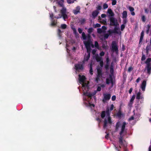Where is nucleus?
Wrapping results in <instances>:
<instances>
[{
  "label": "nucleus",
  "mask_w": 151,
  "mask_h": 151,
  "mask_svg": "<svg viewBox=\"0 0 151 151\" xmlns=\"http://www.w3.org/2000/svg\"><path fill=\"white\" fill-rule=\"evenodd\" d=\"M107 13L109 15L110 17L109 19L110 22V25L111 26H116L118 24V22L117 19L114 17V14L111 9H108Z\"/></svg>",
  "instance_id": "nucleus-1"
},
{
  "label": "nucleus",
  "mask_w": 151,
  "mask_h": 151,
  "mask_svg": "<svg viewBox=\"0 0 151 151\" xmlns=\"http://www.w3.org/2000/svg\"><path fill=\"white\" fill-rule=\"evenodd\" d=\"M106 114L107 116H108L107 119L105 118L104 121V124L103 128L105 129L107 126V124L111 125L112 123L111 118L110 116L109 110L108 108L106 109Z\"/></svg>",
  "instance_id": "nucleus-2"
},
{
  "label": "nucleus",
  "mask_w": 151,
  "mask_h": 151,
  "mask_svg": "<svg viewBox=\"0 0 151 151\" xmlns=\"http://www.w3.org/2000/svg\"><path fill=\"white\" fill-rule=\"evenodd\" d=\"M126 124V123L125 122H123L121 127V131L119 133L120 136L119 139L121 143H122V139H123V136L122 135V134L124 132Z\"/></svg>",
  "instance_id": "nucleus-3"
},
{
  "label": "nucleus",
  "mask_w": 151,
  "mask_h": 151,
  "mask_svg": "<svg viewBox=\"0 0 151 151\" xmlns=\"http://www.w3.org/2000/svg\"><path fill=\"white\" fill-rule=\"evenodd\" d=\"M111 48L112 51L115 52L116 53L118 52V48L117 45L116 43V41H113L111 44Z\"/></svg>",
  "instance_id": "nucleus-4"
},
{
  "label": "nucleus",
  "mask_w": 151,
  "mask_h": 151,
  "mask_svg": "<svg viewBox=\"0 0 151 151\" xmlns=\"http://www.w3.org/2000/svg\"><path fill=\"white\" fill-rule=\"evenodd\" d=\"M75 69L77 71L80 70H83V66L82 64L78 63L75 65Z\"/></svg>",
  "instance_id": "nucleus-5"
},
{
  "label": "nucleus",
  "mask_w": 151,
  "mask_h": 151,
  "mask_svg": "<svg viewBox=\"0 0 151 151\" xmlns=\"http://www.w3.org/2000/svg\"><path fill=\"white\" fill-rule=\"evenodd\" d=\"M104 98L102 99L103 102L105 103L106 101L109 100L111 97V95L109 93H106L103 94Z\"/></svg>",
  "instance_id": "nucleus-6"
},
{
  "label": "nucleus",
  "mask_w": 151,
  "mask_h": 151,
  "mask_svg": "<svg viewBox=\"0 0 151 151\" xmlns=\"http://www.w3.org/2000/svg\"><path fill=\"white\" fill-rule=\"evenodd\" d=\"M119 142L120 145L123 147L124 151H128V150L127 148V143L125 140H124L123 139H122V143H121L119 140Z\"/></svg>",
  "instance_id": "nucleus-7"
},
{
  "label": "nucleus",
  "mask_w": 151,
  "mask_h": 151,
  "mask_svg": "<svg viewBox=\"0 0 151 151\" xmlns=\"http://www.w3.org/2000/svg\"><path fill=\"white\" fill-rule=\"evenodd\" d=\"M84 43L86 46L88 53L90 54L91 48L90 47L91 43L88 42H84Z\"/></svg>",
  "instance_id": "nucleus-8"
},
{
  "label": "nucleus",
  "mask_w": 151,
  "mask_h": 151,
  "mask_svg": "<svg viewBox=\"0 0 151 151\" xmlns=\"http://www.w3.org/2000/svg\"><path fill=\"white\" fill-rule=\"evenodd\" d=\"M79 81L80 82L84 83V82L86 79L85 76L84 75L81 76L80 75H79Z\"/></svg>",
  "instance_id": "nucleus-9"
},
{
  "label": "nucleus",
  "mask_w": 151,
  "mask_h": 151,
  "mask_svg": "<svg viewBox=\"0 0 151 151\" xmlns=\"http://www.w3.org/2000/svg\"><path fill=\"white\" fill-rule=\"evenodd\" d=\"M145 68L147 69V73L150 74L151 73V65H146Z\"/></svg>",
  "instance_id": "nucleus-10"
},
{
  "label": "nucleus",
  "mask_w": 151,
  "mask_h": 151,
  "mask_svg": "<svg viewBox=\"0 0 151 151\" xmlns=\"http://www.w3.org/2000/svg\"><path fill=\"white\" fill-rule=\"evenodd\" d=\"M99 12L98 10H95L92 13V18L93 19H95V18L98 15Z\"/></svg>",
  "instance_id": "nucleus-11"
},
{
  "label": "nucleus",
  "mask_w": 151,
  "mask_h": 151,
  "mask_svg": "<svg viewBox=\"0 0 151 151\" xmlns=\"http://www.w3.org/2000/svg\"><path fill=\"white\" fill-rule=\"evenodd\" d=\"M59 17H55V18L56 19H59L61 18L62 16L64 20L68 18L66 14H62V16L60 14H59Z\"/></svg>",
  "instance_id": "nucleus-12"
},
{
  "label": "nucleus",
  "mask_w": 151,
  "mask_h": 151,
  "mask_svg": "<svg viewBox=\"0 0 151 151\" xmlns=\"http://www.w3.org/2000/svg\"><path fill=\"white\" fill-rule=\"evenodd\" d=\"M146 84V81L145 80L143 81L141 85V88L143 91H145V90Z\"/></svg>",
  "instance_id": "nucleus-13"
},
{
  "label": "nucleus",
  "mask_w": 151,
  "mask_h": 151,
  "mask_svg": "<svg viewBox=\"0 0 151 151\" xmlns=\"http://www.w3.org/2000/svg\"><path fill=\"white\" fill-rule=\"evenodd\" d=\"M80 6H77L76 8V9L74 10H73V13L75 14L76 15V14H77L78 13H80Z\"/></svg>",
  "instance_id": "nucleus-14"
},
{
  "label": "nucleus",
  "mask_w": 151,
  "mask_h": 151,
  "mask_svg": "<svg viewBox=\"0 0 151 151\" xmlns=\"http://www.w3.org/2000/svg\"><path fill=\"white\" fill-rule=\"evenodd\" d=\"M116 26H115V27L114 28V29L112 30V31L113 33H116L117 34H119V32L118 31V30H119V32L121 33V32L119 30V28L118 27H116Z\"/></svg>",
  "instance_id": "nucleus-15"
},
{
  "label": "nucleus",
  "mask_w": 151,
  "mask_h": 151,
  "mask_svg": "<svg viewBox=\"0 0 151 151\" xmlns=\"http://www.w3.org/2000/svg\"><path fill=\"white\" fill-rule=\"evenodd\" d=\"M97 76H100L101 77L102 76V69L100 68L97 69Z\"/></svg>",
  "instance_id": "nucleus-16"
},
{
  "label": "nucleus",
  "mask_w": 151,
  "mask_h": 151,
  "mask_svg": "<svg viewBox=\"0 0 151 151\" xmlns=\"http://www.w3.org/2000/svg\"><path fill=\"white\" fill-rule=\"evenodd\" d=\"M106 84H109L111 83L113 85V80L112 77L111 78L110 80L108 78H107L106 79Z\"/></svg>",
  "instance_id": "nucleus-17"
},
{
  "label": "nucleus",
  "mask_w": 151,
  "mask_h": 151,
  "mask_svg": "<svg viewBox=\"0 0 151 151\" xmlns=\"http://www.w3.org/2000/svg\"><path fill=\"white\" fill-rule=\"evenodd\" d=\"M142 93L140 92H139L137 94L136 98V99L139 100L140 99H142L143 97L141 96Z\"/></svg>",
  "instance_id": "nucleus-18"
},
{
  "label": "nucleus",
  "mask_w": 151,
  "mask_h": 151,
  "mask_svg": "<svg viewBox=\"0 0 151 151\" xmlns=\"http://www.w3.org/2000/svg\"><path fill=\"white\" fill-rule=\"evenodd\" d=\"M88 91L87 90H86V92H83L84 95L89 97H91L93 95L92 93L88 92Z\"/></svg>",
  "instance_id": "nucleus-19"
},
{
  "label": "nucleus",
  "mask_w": 151,
  "mask_h": 151,
  "mask_svg": "<svg viewBox=\"0 0 151 151\" xmlns=\"http://www.w3.org/2000/svg\"><path fill=\"white\" fill-rule=\"evenodd\" d=\"M99 20H100V22L101 23H102L105 25H106L107 24V22L106 20L105 19H102V20L101 19V17L99 16Z\"/></svg>",
  "instance_id": "nucleus-20"
},
{
  "label": "nucleus",
  "mask_w": 151,
  "mask_h": 151,
  "mask_svg": "<svg viewBox=\"0 0 151 151\" xmlns=\"http://www.w3.org/2000/svg\"><path fill=\"white\" fill-rule=\"evenodd\" d=\"M122 18L123 19L127 18V12L126 11H124L122 13Z\"/></svg>",
  "instance_id": "nucleus-21"
},
{
  "label": "nucleus",
  "mask_w": 151,
  "mask_h": 151,
  "mask_svg": "<svg viewBox=\"0 0 151 151\" xmlns=\"http://www.w3.org/2000/svg\"><path fill=\"white\" fill-rule=\"evenodd\" d=\"M95 59L97 62H100V61L103 60L102 58L101 57L99 56L98 55H97L96 56Z\"/></svg>",
  "instance_id": "nucleus-22"
},
{
  "label": "nucleus",
  "mask_w": 151,
  "mask_h": 151,
  "mask_svg": "<svg viewBox=\"0 0 151 151\" xmlns=\"http://www.w3.org/2000/svg\"><path fill=\"white\" fill-rule=\"evenodd\" d=\"M82 89L84 90H87V91H88V84L86 83H84L83 85Z\"/></svg>",
  "instance_id": "nucleus-23"
},
{
  "label": "nucleus",
  "mask_w": 151,
  "mask_h": 151,
  "mask_svg": "<svg viewBox=\"0 0 151 151\" xmlns=\"http://www.w3.org/2000/svg\"><path fill=\"white\" fill-rule=\"evenodd\" d=\"M151 62V58H149L147 59L145 63L146 65H151L150 62Z\"/></svg>",
  "instance_id": "nucleus-24"
},
{
  "label": "nucleus",
  "mask_w": 151,
  "mask_h": 151,
  "mask_svg": "<svg viewBox=\"0 0 151 151\" xmlns=\"http://www.w3.org/2000/svg\"><path fill=\"white\" fill-rule=\"evenodd\" d=\"M91 38L90 35V34H88L87 36V39L88 41H85V42H88L90 43H91Z\"/></svg>",
  "instance_id": "nucleus-25"
},
{
  "label": "nucleus",
  "mask_w": 151,
  "mask_h": 151,
  "mask_svg": "<svg viewBox=\"0 0 151 151\" xmlns=\"http://www.w3.org/2000/svg\"><path fill=\"white\" fill-rule=\"evenodd\" d=\"M135 97V95H133L132 98H131L130 101V104H132L133 103V101L134 100Z\"/></svg>",
  "instance_id": "nucleus-26"
},
{
  "label": "nucleus",
  "mask_w": 151,
  "mask_h": 151,
  "mask_svg": "<svg viewBox=\"0 0 151 151\" xmlns=\"http://www.w3.org/2000/svg\"><path fill=\"white\" fill-rule=\"evenodd\" d=\"M90 56V54L88 53V55L86 57H85L84 58V60L86 61H87L89 59Z\"/></svg>",
  "instance_id": "nucleus-27"
},
{
  "label": "nucleus",
  "mask_w": 151,
  "mask_h": 151,
  "mask_svg": "<svg viewBox=\"0 0 151 151\" xmlns=\"http://www.w3.org/2000/svg\"><path fill=\"white\" fill-rule=\"evenodd\" d=\"M106 115V111H103L101 114V116L102 118H104Z\"/></svg>",
  "instance_id": "nucleus-28"
},
{
  "label": "nucleus",
  "mask_w": 151,
  "mask_h": 151,
  "mask_svg": "<svg viewBox=\"0 0 151 151\" xmlns=\"http://www.w3.org/2000/svg\"><path fill=\"white\" fill-rule=\"evenodd\" d=\"M60 12L62 14H66V9L65 8H63Z\"/></svg>",
  "instance_id": "nucleus-29"
},
{
  "label": "nucleus",
  "mask_w": 151,
  "mask_h": 151,
  "mask_svg": "<svg viewBox=\"0 0 151 151\" xmlns=\"http://www.w3.org/2000/svg\"><path fill=\"white\" fill-rule=\"evenodd\" d=\"M89 72L91 75L93 74V71L92 69V65L91 64L90 65Z\"/></svg>",
  "instance_id": "nucleus-30"
},
{
  "label": "nucleus",
  "mask_w": 151,
  "mask_h": 151,
  "mask_svg": "<svg viewBox=\"0 0 151 151\" xmlns=\"http://www.w3.org/2000/svg\"><path fill=\"white\" fill-rule=\"evenodd\" d=\"M97 32L98 33L101 34L102 32H104L105 31H103L101 28H98L97 29Z\"/></svg>",
  "instance_id": "nucleus-31"
},
{
  "label": "nucleus",
  "mask_w": 151,
  "mask_h": 151,
  "mask_svg": "<svg viewBox=\"0 0 151 151\" xmlns=\"http://www.w3.org/2000/svg\"><path fill=\"white\" fill-rule=\"evenodd\" d=\"M86 19L84 18H81L79 20V22L81 24H83L86 21Z\"/></svg>",
  "instance_id": "nucleus-32"
},
{
  "label": "nucleus",
  "mask_w": 151,
  "mask_h": 151,
  "mask_svg": "<svg viewBox=\"0 0 151 151\" xmlns=\"http://www.w3.org/2000/svg\"><path fill=\"white\" fill-rule=\"evenodd\" d=\"M82 35L83 40H86L87 39V36L84 32H82Z\"/></svg>",
  "instance_id": "nucleus-33"
},
{
  "label": "nucleus",
  "mask_w": 151,
  "mask_h": 151,
  "mask_svg": "<svg viewBox=\"0 0 151 151\" xmlns=\"http://www.w3.org/2000/svg\"><path fill=\"white\" fill-rule=\"evenodd\" d=\"M150 45L148 44L146 47V50L148 51L151 50V48H150Z\"/></svg>",
  "instance_id": "nucleus-34"
},
{
  "label": "nucleus",
  "mask_w": 151,
  "mask_h": 151,
  "mask_svg": "<svg viewBox=\"0 0 151 151\" xmlns=\"http://www.w3.org/2000/svg\"><path fill=\"white\" fill-rule=\"evenodd\" d=\"M93 29L91 27V28H89L88 29V33H89L88 34H90L93 31Z\"/></svg>",
  "instance_id": "nucleus-35"
},
{
  "label": "nucleus",
  "mask_w": 151,
  "mask_h": 151,
  "mask_svg": "<svg viewBox=\"0 0 151 151\" xmlns=\"http://www.w3.org/2000/svg\"><path fill=\"white\" fill-rule=\"evenodd\" d=\"M56 24V22L55 20H52L51 25L52 26H55Z\"/></svg>",
  "instance_id": "nucleus-36"
},
{
  "label": "nucleus",
  "mask_w": 151,
  "mask_h": 151,
  "mask_svg": "<svg viewBox=\"0 0 151 151\" xmlns=\"http://www.w3.org/2000/svg\"><path fill=\"white\" fill-rule=\"evenodd\" d=\"M122 115V113L120 111H118L116 114V115L117 116L119 117H120Z\"/></svg>",
  "instance_id": "nucleus-37"
},
{
  "label": "nucleus",
  "mask_w": 151,
  "mask_h": 151,
  "mask_svg": "<svg viewBox=\"0 0 151 151\" xmlns=\"http://www.w3.org/2000/svg\"><path fill=\"white\" fill-rule=\"evenodd\" d=\"M109 35L108 33L105 34L104 35V39L106 40V39H107L109 37Z\"/></svg>",
  "instance_id": "nucleus-38"
},
{
  "label": "nucleus",
  "mask_w": 151,
  "mask_h": 151,
  "mask_svg": "<svg viewBox=\"0 0 151 151\" xmlns=\"http://www.w3.org/2000/svg\"><path fill=\"white\" fill-rule=\"evenodd\" d=\"M95 46L96 48L99 49V45L97 41H95Z\"/></svg>",
  "instance_id": "nucleus-39"
},
{
  "label": "nucleus",
  "mask_w": 151,
  "mask_h": 151,
  "mask_svg": "<svg viewBox=\"0 0 151 151\" xmlns=\"http://www.w3.org/2000/svg\"><path fill=\"white\" fill-rule=\"evenodd\" d=\"M146 59L145 56V55L143 54V53L142 54V57L141 58V60L142 61H144Z\"/></svg>",
  "instance_id": "nucleus-40"
},
{
  "label": "nucleus",
  "mask_w": 151,
  "mask_h": 151,
  "mask_svg": "<svg viewBox=\"0 0 151 151\" xmlns=\"http://www.w3.org/2000/svg\"><path fill=\"white\" fill-rule=\"evenodd\" d=\"M108 6L105 3L103 4V8L104 9H107L108 8Z\"/></svg>",
  "instance_id": "nucleus-41"
},
{
  "label": "nucleus",
  "mask_w": 151,
  "mask_h": 151,
  "mask_svg": "<svg viewBox=\"0 0 151 151\" xmlns=\"http://www.w3.org/2000/svg\"><path fill=\"white\" fill-rule=\"evenodd\" d=\"M67 2L68 4H71L74 2V0H67Z\"/></svg>",
  "instance_id": "nucleus-42"
},
{
  "label": "nucleus",
  "mask_w": 151,
  "mask_h": 151,
  "mask_svg": "<svg viewBox=\"0 0 151 151\" xmlns=\"http://www.w3.org/2000/svg\"><path fill=\"white\" fill-rule=\"evenodd\" d=\"M101 77L100 76H97V75L95 78L96 81L97 82H98L100 80V78Z\"/></svg>",
  "instance_id": "nucleus-43"
},
{
  "label": "nucleus",
  "mask_w": 151,
  "mask_h": 151,
  "mask_svg": "<svg viewBox=\"0 0 151 151\" xmlns=\"http://www.w3.org/2000/svg\"><path fill=\"white\" fill-rule=\"evenodd\" d=\"M67 25L65 24H62L61 25V27L63 29H65L66 28Z\"/></svg>",
  "instance_id": "nucleus-44"
},
{
  "label": "nucleus",
  "mask_w": 151,
  "mask_h": 151,
  "mask_svg": "<svg viewBox=\"0 0 151 151\" xmlns=\"http://www.w3.org/2000/svg\"><path fill=\"white\" fill-rule=\"evenodd\" d=\"M141 19L143 22H145L146 21V18L144 15L142 16Z\"/></svg>",
  "instance_id": "nucleus-45"
},
{
  "label": "nucleus",
  "mask_w": 151,
  "mask_h": 151,
  "mask_svg": "<svg viewBox=\"0 0 151 151\" xmlns=\"http://www.w3.org/2000/svg\"><path fill=\"white\" fill-rule=\"evenodd\" d=\"M125 27V25L124 24H122L121 26V30L122 31L124 30Z\"/></svg>",
  "instance_id": "nucleus-46"
},
{
  "label": "nucleus",
  "mask_w": 151,
  "mask_h": 151,
  "mask_svg": "<svg viewBox=\"0 0 151 151\" xmlns=\"http://www.w3.org/2000/svg\"><path fill=\"white\" fill-rule=\"evenodd\" d=\"M101 26V25L99 23L96 24L95 26H94V27L95 28H96L97 27H100Z\"/></svg>",
  "instance_id": "nucleus-47"
},
{
  "label": "nucleus",
  "mask_w": 151,
  "mask_h": 151,
  "mask_svg": "<svg viewBox=\"0 0 151 151\" xmlns=\"http://www.w3.org/2000/svg\"><path fill=\"white\" fill-rule=\"evenodd\" d=\"M127 22V19L126 18H124L123 19V24L124 25L126 24Z\"/></svg>",
  "instance_id": "nucleus-48"
},
{
  "label": "nucleus",
  "mask_w": 151,
  "mask_h": 151,
  "mask_svg": "<svg viewBox=\"0 0 151 151\" xmlns=\"http://www.w3.org/2000/svg\"><path fill=\"white\" fill-rule=\"evenodd\" d=\"M107 32L108 33V34L109 35V36L110 35H111L113 33L112 31V30H111V29H109V30H108Z\"/></svg>",
  "instance_id": "nucleus-49"
},
{
  "label": "nucleus",
  "mask_w": 151,
  "mask_h": 151,
  "mask_svg": "<svg viewBox=\"0 0 151 151\" xmlns=\"http://www.w3.org/2000/svg\"><path fill=\"white\" fill-rule=\"evenodd\" d=\"M150 26L149 25H148L147 26V30H146V33L147 34H148V33H149V32L150 31Z\"/></svg>",
  "instance_id": "nucleus-50"
},
{
  "label": "nucleus",
  "mask_w": 151,
  "mask_h": 151,
  "mask_svg": "<svg viewBox=\"0 0 151 151\" xmlns=\"http://www.w3.org/2000/svg\"><path fill=\"white\" fill-rule=\"evenodd\" d=\"M133 68L132 67H130L129 68L127 71L128 72H130L133 69Z\"/></svg>",
  "instance_id": "nucleus-51"
},
{
  "label": "nucleus",
  "mask_w": 151,
  "mask_h": 151,
  "mask_svg": "<svg viewBox=\"0 0 151 151\" xmlns=\"http://www.w3.org/2000/svg\"><path fill=\"white\" fill-rule=\"evenodd\" d=\"M88 106L91 108L92 107H94L95 106V105L94 104H91L90 103H89Z\"/></svg>",
  "instance_id": "nucleus-52"
},
{
  "label": "nucleus",
  "mask_w": 151,
  "mask_h": 151,
  "mask_svg": "<svg viewBox=\"0 0 151 151\" xmlns=\"http://www.w3.org/2000/svg\"><path fill=\"white\" fill-rule=\"evenodd\" d=\"M110 72L111 74H113L114 72V69L112 66H111L110 68Z\"/></svg>",
  "instance_id": "nucleus-53"
},
{
  "label": "nucleus",
  "mask_w": 151,
  "mask_h": 151,
  "mask_svg": "<svg viewBox=\"0 0 151 151\" xmlns=\"http://www.w3.org/2000/svg\"><path fill=\"white\" fill-rule=\"evenodd\" d=\"M61 31L60 29H58V34L59 36L60 37L61 35L60 34L61 33Z\"/></svg>",
  "instance_id": "nucleus-54"
},
{
  "label": "nucleus",
  "mask_w": 151,
  "mask_h": 151,
  "mask_svg": "<svg viewBox=\"0 0 151 151\" xmlns=\"http://www.w3.org/2000/svg\"><path fill=\"white\" fill-rule=\"evenodd\" d=\"M98 11L101 10V6L100 5H99L96 7Z\"/></svg>",
  "instance_id": "nucleus-55"
},
{
  "label": "nucleus",
  "mask_w": 151,
  "mask_h": 151,
  "mask_svg": "<svg viewBox=\"0 0 151 151\" xmlns=\"http://www.w3.org/2000/svg\"><path fill=\"white\" fill-rule=\"evenodd\" d=\"M116 0H112V5L113 6L114 5L116 4Z\"/></svg>",
  "instance_id": "nucleus-56"
},
{
  "label": "nucleus",
  "mask_w": 151,
  "mask_h": 151,
  "mask_svg": "<svg viewBox=\"0 0 151 151\" xmlns=\"http://www.w3.org/2000/svg\"><path fill=\"white\" fill-rule=\"evenodd\" d=\"M143 37H140V39H139V45L140 44V45H141V44H140V43L142 42V41L143 39Z\"/></svg>",
  "instance_id": "nucleus-57"
},
{
  "label": "nucleus",
  "mask_w": 151,
  "mask_h": 151,
  "mask_svg": "<svg viewBox=\"0 0 151 151\" xmlns=\"http://www.w3.org/2000/svg\"><path fill=\"white\" fill-rule=\"evenodd\" d=\"M100 65L101 67L102 68L103 67L104 65V62L103 60L100 62Z\"/></svg>",
  "instance_id": "nucleus-58"
},
{
  "label": "nucleus",
  "mask_w": 151,
  "mask_h": 151,
  "mask_svg": "<svg viewBox=\"0 0 151 151\" xmlns=\"http://www.w3.org/2000/svg\"><path fill=\"white\" fill-rule=\"evenodd\" d=\"M73 33L75 34V35H76V34H78V33L77 32L76 29V28H73Z\"/></svg>",
  "instance_id": "nucleus-59"
},
{
  "label": "nucleus",
  "mask_w": 151,
  "mask_h": 151,
  "mask_svg": "<svg viewBox=\"0 0 151 151\" xmlns=\"http://www.w3.org/2000/svg\"><path fill=\"white\" fill-rule=\"evenodd\" d=\"M129 8L130 11L131 12L133 11L134 10V8L132 7L129 6Z\"/></svg>",
  "instance_id": "nucleus-60"
},
{
  "label": "nucleus",
  "mask_w": 151,
  "mask_h": 151,
  "mask_svg": "<svg viewBox=\"0 0 151 151\" xmlns=\"http://www.w3.org/2000/svg\"><path fill=\"white\" fill-rule=\"evenodd\" d=\"M78 32L80 34H81V33H82L83 30L81 28H78Z\"/></svg>",
  "instance_id": "nucleus-61"
},
{
  "label": "nucleus",
  "mask_w": 151,
  "mask_h": 151,
  "mask_svg": "<svg viewBox=\"0 0 151 151\" xmlns=\"http://www.w3.org/2000/svg\"><path fill=\"white\" fill-rule=\"evenodd\" d=\"M116 99V96L115 95L113 96L111 98V100L112 101H115Z\"/></svg>",
  "instance_id": "nucleus-62"
},
{
  "label": "nucleus",
  "mask_w": 151,
  "mask_h": 151,
  "mask_svg": "<svg viewBox=\"0 0 151 151\" xmlns=\"http://www.w3.org/2000/svg\"><path fill=\"white\" fill-rule=\"evenodd\" d=\"M109 64H106L105 65V69L106 70H107L108 69H109Z\"/></svg>",
  "instance_id": "nucleus-63"
},
{
  "label": "nucleus",
  "mask_w": 151,
  "mask_h": 151,
  "mask_svg": "<svg viewBox=\"0 0 151 151\" xmlns=\"http://www.w3.org/2000/svg\"><path fill=\"white\" fill-rule=\"evenodd\" d=\"M99 54L101 56H103L104 55L105 53L103 51H102Z\"/></svg>",
  "instance_id": "nucleus-64"
}]
</instances>
